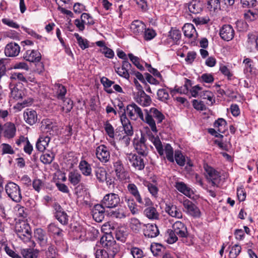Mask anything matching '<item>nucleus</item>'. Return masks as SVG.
I'll use <instances>...</instances> for the list:
<instances>
[{"label": "nucleus", "instance_id": "1", "mask_svg": "<svg viewBox=\"0 0 258 258\" xmlns=\"http://www.w3.org/2000/svg\"><path fill=\"white\" fill-rule=\"evenodd\" d=\"M100 242L102 246L108 250L98 249L95 251V258H114L115 254L119 252L120 248L113 237L110 234L103 236Z\"/></svg>", "mask_w": 258, "mask_h": 258}, {"label": "nucleus", "instance_id": "2", "mask_svg": "<svg viewBox=\"0 0 258 258\" xmlns=\"http://www.w3.org/2000/svg\"><path fill=\"white\" fill-rule=\"evenodd\" d=\"M149 140L153 143L160 156H164L165 152L167 159L170 162H174L173 149L169 144H166L164 149L159 137L150 135Z\"/></svg>", "mask_w": 258, "mask_h": 258}, {"label": "nucleus", "instance_id": "3", "mask_svg": "<svg viewBox=\"0 0 258 258\" xmlns=\"http://www.w3.org/2000/svg\"><path fill=\"white\" fill-rule=\"evenodd\" d=\"M145 112V122L150 127L151 130L154 133L157 132L155 121L153 118L157 120V123L162 122L165 118L164 115L156 108H151L149 110L144 109Z\"/></svg>", "mask_w": 258, "mask_h": 258}, {"label": "nucleus", "instance_id": "4", "mask_svg": "<svg viewBox=\"0 0 258 258\" xmlns=\"http://www.w3.org/2000/svg\"><path fill=\"white\" fill-rule=\"evenodd\" d=\"M15 231L18 237L24 242H29L32 238V231L29 224L25 221L17 223Z\"/></svg>", "mask_w": 258, "mask_h": 258}, {"label": "nucleus", "instance_id": "5", "mask_svg": "<svg viewBox=\"0 0 258 258\" xmlns=\"http://www.w3.org/2000/svg\"><path fill=\"white\" fill-rule=\"evenodd\" d=\"M8 196L14 202L19 203L21 201L22 196L20 186L13 182H9L5 187Z\"/></svg>", "mask_w": 258, "mask_h": 258}, {"label": "nucleus", "instance_id": "6", "mask_svg": "<svg viewBox=\"0 0 258 258\" xmlns=\"http://www.w3.org/2000/svg\"><path fill=\"white\" fill-rule=\"evenodd\" d=\"M9 87L11 90L10 97L16 100L22 99L27 95V90L21 83L10 84Z\"/></svg>", "mask_w": 258, "mask_h": 258}, {"label": "nucleus", "instance_id": "7", "mask_svg": "<svg viewBox=\"0 0 258 258\" xmlns=\"http://www.w3.org/2000/svg\"><path fill=\"white\" fill-rule=\"evenodd\" d=\"M120 202L118 195L115 193L106 194L101 201V204L105 208L113 209L118 206Z\"/></svg>", "mask_w": 258, "mask_h": 258}, {"label": "nucleus", "instance_id": "8", "mask_svg": "<svg viewBox=\"0 0 258 258\" xmlns=\"http://www.w3.org/2000/svg\"><path fill=\"white\" fill-rule=\"evenodd\" d=\"M126 112L131 119L136 120L140 118L145 122V116L144 117L143 112L136 103H133L128 105L126 107Z\"/></svg>", "mask_w": 258, "mask_h": 258}, {"label": "nucleus", "instance_id": "9", "mask_svg": "<svg viewBox=\"0 0 258 258\" xmlns=\"http://www.w3.org/2000/svg\"><path fill=\"white\" fill-rule=\"evenodd\" d=\"M126 159L128 160L132 166L138 170H143L145 168L144 158L136 154L130 153L126 155Z\"/></svg>", "mask_w": 258, "mask_h": 258}, {"label": "nucleus", "instance_id": "10", "mask_svg": "<svg viewBox=\"0 0 258 258\" xmlns=\"http://www.w3.org/2000/svg\"><path fill=\"white\" fill-rule=\"evenodd\" d=\"M204 168L207 179L211 181L212 185H216L220 180L221 175L219 172L208 164H205Z\"/></svg>", "mask_w": 258, "mask_h": 258}, {"label": "nucleus", "instance_id": "11", "mask_svg": "<svg viewBox=\"0 0 258 258\" xmlns=\"http://www.w3.org/2000/svg\"><path fill=\"white\" fill-rule=\"evenodd\" d=\"M96 158L102 163H106L109 161L110 155L108 148L104 145H101L95 149Z\"/></svg>", "mask_w": 258, "mask_h": 258}, {"label": "nucleus", "instance_id": "12", "mask_svg": "<svg viewBox=\"0 0 258 258\" xmlns=\"http://www.w3.org/2000/svg\"><path fill=\"white\" fill-rule=\"evenodd\" d=\"M184 211L188 215L194 217H199L201 212L198 207L191 201L186 199L182 203Z\"/></svg>", "mask_w": 258, "mask_h": 258}, {"label": "nucleus", "instance_id": "13", "mask_svg": "<svg viewBox=\"0 0 258 258\" xmlns=\"http://www.w3.org/2000/svg\"><path fill=\"white\" fill-rule=\"evenodd\" d=\"M132 69V64L127 59L122 61L121 67H115V72L120 77L128 80Z\"/></svg>", "mask_w": 258, "mask_h": 258}, {"label": "nucleus", "instance_id": "14", "mask_svg": "<svg viewBox=\"0 0 258 258\" xmlns=\"http://www.w3.org/2000/svg\"><path fill=\"white\" fill-rule=\"evenodd\" d=\"M134 99L137 103L143 107L149 106L152 103L151 97L144 91L138 92L135 95Z\"/></svg>", "mask_w": 258, "mask_h": 258}, {"label": "nucleus", "instance_id": "15", "mask_svg": "<svg viewBox=\"0 0 258 258\" xmlns=\"http://www.w3.org/2000/svg\"><path fill=\"white\" fill-rule=\"evenodd\" d=\"M105 207L101 204L95 205L92 210L93 219L97 222H101L104 218Z\"/></svg>", "mask_w": 258, "mask_h": 258}, {"label": "nucleus", "instance_id": "16", "mask_svg": "<svg viewBox=\"0 0 258 258\" xmlns=\"http://www.w3.org/2000/svg\"><path fill=\"white\" fill-rule=\"evenodd\" d=\"M234 30L230 25H224L220 29V36L221 38L225 40L229 41L232 40L234 36Z\"/></svg>", "mask_w": 258, "mask_h": 258}, {"label": "nucleus", "instance_id": "17", "mask_svg": "<svg viewBox=\"0 0 258 258\" xmlns=\"http://www.w3.org/2000/svg\"><path fill=\"white\" fill-rule=\"evenodd\" d=\"M172 230L180 238H186L188 233L185 225L180 221L175 222L172 225Z\"/></svg>", "mask_w": 258, "mask_h": 258}, {"label": "nucleus", "instance_id": "18", "mask_svg": "<svg viewBox=\"0 0 258 258\" xmlns=\"http://www.w3.org/2000/svg\"><path fill=\"white\" fill-rule=\"evenodd\" d=\"M146 141L145 138L141 136L140 140L134 143V147L138 153L144 157L146 156L148 153Z\"/></svg>", "mask_w": 258, "mask_h": 258}, {"label": "nucleus", "instance_id": "19", "mask_svg": "<svg viewBox=\"0 0 258 258\" xmlns=\"http://www.w3.org/2000/svg\"><path fill=\"white\" fill-rule=\"evenodd\" d=\"M23 58L29 62H39L41 59V53L36 50H28L23 54Z\"/></svg>", "mask_w": 258, "mask_h": 258}, {"label": "nucleus", "instance_id": "20", "mask_svg": "<svg viewBox=\"0 0 258 258\" xmlns=\"http://www.w3.org/2000/svg\"><path fill=\"white\" fill-rule=\"evenodd\" d=\"M20 51V46L15 42H10L7 44L5 48V54L8 57L17 56Z\"/></svg>", "mask_w": 258, "mask_h": 258}, {"label": "nucleus", "instance_id": "21", "mask_svg": "<svg viewBox=\"0 0 258 258\" xmlns=\"http://www.w3.org/2000/svg\"><path fill=\"white\" fill-rule=\"evenodd\" d=\"M25 122L30 125H33L38 120V114L36 111L31 109H27L23 113Z\"/></svg>", "mask_w": 258, "mask_h": 258}, {"label": "nucleus", "instance_id": "22", "mask_svg": "<svg viewBox=\"0 0 258 258\" xmlns=\"http://www.w3.org/2000/svg\"><path fill=\"white\" fill-rule=\"evenodd\" d=\"M115 174L117 178L120 180L126 178V173L121 161L117 159L113 163Z\"/></svg>", "mask_w": 258, "mask_h": 258}, {"label": "nucleus", "instance_id": "23", "mask_svg": "<svg viewBox=\"0 0 258 258\" xmlns=\"http://www.w3.org/2000/svg\"><path fill=\"white\" fill-rule=\"evenodd\" d=\"M143 229L144 234L146 237L149 238H154L159 234V229L156 224H147L144 225Z\"/></svg>", "mask_w": 258, "mask_h": 258}, {"label": "nucleus", "instance_id": "24", "mask_svg": "<svg viewBox=\"0 0 258 258\" xmlns=\"http://www.w3.org/2000/svg\"><path fill=\"white\" fill-rule=\"evenodd\" d=\"M78 168L81 172V174L85 176H92V169L91 165L86 160L82 158L80 161Z\"/></svg>", "mask_w": 258, "mask_h": 258}, {"label": "nucleus", "instance_id": "25", "mask_svg": "<svg viewBox=\"0 0 258 258\" xmlns=\"http://www.w3.org/2000/svg\"><path fill=\"white\" fill-rule=\"evenodd\" d=\"M131 30L135 35H141L143 34L146 29L145 24L139 20L134 21L131 25Z\"/></svg>", "mask_w": 258, "mask_h": 258}, {"label": "nucleus", "instance_id": "26", "mask_svg": "<svg viewBox=\"0 0 258 258\" xmlns=\"http://www.w3.org/2000/svg\"><path fill=\"white\" fill-rule=\"evenodd\" d=\"M34 237L40 245L44 246L46 245L48 237L46 232L41 228H37L34 231Z\"/></svg>", "mask_w": 258, "mask_h": 258}, {"label": "nucleus", "instance_id": "27", "mask_svg": "<svg viewBox=\"0 0 258 258\" xmlns=\"http://www.w3.org/2000/svg\"><path fill=\"white\" fill-rule=\"evenodd\" d=\"M204 7V3L200 0H192L188 6L189 12L197 14L201 13Z\"/></svg>", "mask_w": 258, "mask_h": 258}, {"label": "nucleus", "instance_id": "28", "mask_svg": "<svg viewBox=\"0 0 258 258\" xmlns=\"http://www.w3.org/2000/svg\"><path fill=\"white\" fill-rule=\"evenodd\" d=\"M66 87L61 84L56 83L54 85V96L58 100H64L67 94Z\"/></svg>", "mask_w": 258, "mask_h": 258}, {"label": "nucleus", "instance_id": "29", "mask_svg": "<svg viewBox=\"0 0 258 258\" xmlns=\"http://www.w3.org/2000/svg\"><path fill=\"white\" fill-rule=\"evenodd\" d=\"M41 130L43 132H49L50 135H53L54 130H57V126L49 119H43L41 122Z\"/></svg>", "mask_w": 258, "mask_h": 258}, {"label": "nucleus", "instance_id": "30", "mask_svg": "<svg viewBox=\"0 0 258 258\" xmlns=\"http://www.w3.org/2000/svg\"><path fill=\"white\" fill-rule=\"evenodd\" d=\"M108 214L112 218L123 219L127 216V211L125 207L120 206L117 209L110 211Z\"/></svg>", "mask_w": 258, "mask_h": 258}, {"label": "nucleus", "instance_id": "31", "mask_svg": "<svg viewBox=\"0 0 258 258\" xmlns=\"http://www.w3.org/2000/svg\"><path fill=\"white\" fill-rule=\"evenodd\" d=\"M82 178V174L77 170H73L69 173L68 180L74 186L80 183Z\"/></svg>", "mask_w": 258, "mask_h": 258}, {"label": "nucleus", "instance_id": "32", "mask_svg": "<svg viewBox=\"0 0 258 258\" xmlns=\"http://www.w3.org/2000/svg\"><path fill=\"white\" fill-rule=\"evenodd\" d=\"M174 186L179 192L187 197H190L194 194L192 190L182 181L175 182Z\"/></svg>", "mask_w": 258, "mask_h": 258}, {"label": "nucleus", "instance_id": "33", "mask_svg": "<svg viewBox=\"0 0 258 258\" xmlns=\"http://www.w3.org/2000/svg\"><path fill=\"white\" fill-rule=\"evenodd\" d=\"M120 120L126 135L132 136L134 133L133 127L125 114H122L120 116Z\"/></svg>", "mask_w": 258, "mask_h": 258}, {"label": "nucleus", "instance_id": "34", "mask_svg": "<svg viewBox=\"0 0 258 258\" xmlns=\"http://www.w3.org/2000/svg\"><path fill=\"white\" fill-rule=\"evenodd\" d=\"M246 46L251 51L254 49L258 51V35L249 34L248 35Z\"/></svg>", "mask_w": 258, "mask_h": 258}, {"label": "nucleus", "instance_id": "35", "mask_svg": "<svg viewBox=\"0 0 258 258\" xmlns=\"http://www.w3.org/2000/svg\"><path fill=\"white\" fill-rule=\"evenodd\" d=\"M165 211L170 216L172 217L177 218L178 219H180L182 217V212L177 209L175 205H166Z\"/></svg>", "mask_w": 258, "mask_h": 258}, {"label": "nucleus", "instance_id": "36", "mask_svg": "<svg viewBox=\"0 0 258 258\" xmlns=\"http://www.w3.org/2000/svg\"><path fill=\"white\" fill-rule=\"evenodd\" d=\"M50 141V138L47 136L45 137L40 136L36 143V148L38 151L43 152L48 146Z\"/></svg>", "mask_w": 258, "mask_h": 258}, {"label": "nucleus", "instance_id": "37", "mask_svg": "<svg viewBox=\"0 0 258 258\" xmlns=\"http://www.w3.org/2000/svg\"><path fill=\"white\" fill-rule=\"evenodd\" d=\"M182 30L184 35L188 38L195 37L197 35V33L193 24L186 23L182 27Z\"/></svg>", "mask_w": 258, "mask_h": 258}, {"label": "nucleus", "instance_id": "38", "mask_svg": "<svg viewBox=\"0 0 258 258\" xmlns=\"http://www.w3.org/2000/svg\"><path fill=\"white\" fill-rule=\"evenodd\" d=\"M144 214L150 220H158L159 219L160 215L156 209L153 207L146 208L144 211Z\"/></svg>", "mask_w": 258, "mask_h": 258}, {"label": "nucleus", "instance_id": "39", "mask_svg": "<svg viewBox=\"0 0 258 258\" xmlns=\"http://www.w3.org/2000/svg\"><path fill=\"white\" fill-rule=\"evenodd\" d=\"M127 189L130 194L135 198L138 203H142L141 196L137 186L135 184L129 183L127 186Z\"/></svg>", "mask_w": 258, "mask_h": 258}, {"label": "nucleus", "instance_id": "40", "mask_svg": "<svg viewBox=\"0 0 258 258\" xmlns=\"http://www.w3.org/2000/svg\"><path fill=\"white\" fill-rule=\"evenodd\" d=\"M214 127L217 128V131L220 133L224 134L227 130V122L222 118H218L214 124Z\"/></svg>", "mask_w": 258, "mask_h": 258}, {"label": "nucleus", "instance_id": "41", "mask_svg": "<svg viewBox=\"0 0 258 258\" xmlns=\"http://www.w3.org/2000/svg\"><path fill=\"white\" fill-rule=\"evenodd\" d=\"M95 173L96 178L99 182L103 183L105 180H106L107 173L104 167L97 168L95 171Z\"/></svg>", "mask_w": 258, "mask_h": 258}, {"label": "nucleus", "instance_id": "42", "mask_svg": "<svg viewBox=\"0 0 258 258\" xmlns=\"http://www.w3.org/2000/svg\"><path fill=\"white\" fill-rule=\"evenodd\" d=\"M145 224L142 223L138 219L132 218L130 221V227L132 230L136 233H139Z\"/></svg>", "mask_w": 258, "mask_h": 258}, {"label": "nucleus", "instance_id": "43", "mask_svg": "<svg viewBox=\"0 0 258 258\" xmlns=\"http://www.w3.org/2000/svg\"><path fill=\"white\" fill-rule=\"evenodd\" d=\"M186 158L180 151H175L174 160L180 166H183L185 164Z\"/></svg>", "mask_w": 258, "mask_h": 258}, {"label": "nucleus", "instance_id": "44", "mask_svg": "<svg viewBox=\"0 0 258 258\" xmlns=\"http://www.w3.org/2000/svg\"><path fill=\"white\" fill-rule=\"evenodd\" d=\"M181 38V33L177 29H171L169 32L168 39L172 40V43H176Z\"/></svg>", "mask_w": 258, "mask_h": 258}, {"label": "nucleus", "instance_id": "45", "mask_svg": "<svg viewBox=\"0 0 258 258\" xmlns=\"http://www.w3.org/2000/svg\"><path fill=\"white\" fill-rule=\"evenodd\" d=\"M24 258H37L38 251L31 249H24L21 251Z\"/></svg>", "mask_w": 258, "mask_h": 258}, {"label": "nucleus", "instance_id": "46", "mask_svg": "<svg viewBox=\"0 0 258 258\" xmlns=\"http://www.w3.org/2000/svg\"><path fill=\"white\" fill-rule=\"evenodd\" d=\"M127 236L126 231L124 228H118L115 232V237L117 240L124 242Z\"/></svg>", "mask_w": 258, "mask_h": 258}, {"label": "nucleus", "instance_id": "47", "mask_svg": "<svg viewBox=\"0 0 258 258\" xmlns=\"http://www.w3.org/2000/svg\"><path fill=\"white\" fill-rule=\"evenodd\" d=\"M54 155L53 153H46L40 156L41 161L45 164H50L53 160Z\"/></svg>", "mask_w": 258, "mask_h": 258}, {"label": "nucleus", "instance_id": "48", "mask_svg": "<svg viewBox=\"0 0 258 258\" xmlns=\"http://www.w3.org/2000/svg\"><path fill=\"white\" fill-rule=\"evenodd\" d=\"M74 36L77 39V42L81 49L84 50L89 47V45L87 39L83 38L82 37L80 36L78 33H75Z\"/></svg>", "mask_w": 258, "mask_h": 258}, {"label": "nucleus", "instance_id": "49", "mask_svg": "<svg viewBox=\"0 0 258 258\" xmlns=\"http://www.w3.org/2000/svg\"><path fill=\"white\" fill-rule=\"evenodd\" d=\"M177 235L173 230L168 229L166 235V241L169 244H173L178 240Z\"/></svg>", "mask_w": 258, "mask_h": 258}, {"label": "nucleus", "instance_id": "50", "mask_svg": "<svg viewBox=\"0 0 258 258\" xmlns=\"http://www.w3.org/2000/svg\"><path fill=\"white\" fill-rule=\"evenodd\" d=\"M48 231L52 233L54 235H56L58 236H60L62 235V230L57 227L54 223L50 224L47 227Z\"/></svg>", "mask_w": 258, "mask_h": 258}, {"label": "nucleus", "instance_id": "51", "mask_svg": "<svg viewBox=\"0 0 258 258\" xmlns=\"http://www.w3.org/2000/svg\"><path fill=\"white\" fill-rule=\"evenodd\" d=\"M125 202L126 203L131 213L133 214H136L138 211V209L137 208V205L134 200L133 198H127L125 197Z\"/></svg>", "mask_w": 258, "mask_h": 258}, {"label": "nucleus", "instance_id": "52", "mask_svg": "<svg viewBox=\"0 0 258 258\" xmlns=\"http://www.w3.org/2000/svg\"><path fill=\"white\" fill-rule=\"evenodd\" d=\"M63 102L62 110L66 113L71 111L73 107V102L69 98H66L62 100Z\"/></svg>", "mask_w": 258, "mask_h": 258}, {"label": "nucleus", "instance_id": "53", "mask_svg": "<svg viewBox=\"0 0 258 258\" xmlns=\"http://www.w3.org/2000/svg\"><path fill=\"white\" fill-rule=\"evenodd\" d=\"M157 95L158 99L162 101L165 102L169 97L168 92L165 89H159L157 91Z\"/></svg>", "mask_w": 258, "mask_h": 258}, {"label": "nucleus", "instance_id": "54", "mask_svg": "<svg viewBox=\"0 0 258 258\" xmlns=\"http://www.w3.org/2000/svg\"><path fill=\"white\" fill-rule=\"evenodd\" d=\"M130 253L134 258H143L144 256L143 251L139 247H132Z\"/></svg>", "mask_w": 258, "mask_h": 258}, {"label": "nucleus", "instance_id": "55", "mask_svg": "<svg viewBox=\"0 0 258 258\" xmlns=\"http://www.w3.org/2000/svg\"><path fill=\"white\" fill-rule=\"evenodd\" d=\"M54 216L61 224L63 225L68 224L69 217L65 212L55 215Z\"/></svg>", "mask_w": 258, "mask_h": 258}, {"label": "nucleus", "instance_id": "56", "mask_svg": "<svg viewBox=\"0 0 258 258\" xmlns=\"http://www.w3.org/2000/svg\"><path fill=\"white\" fill-rule=\"evenodd\" d=\"M128 57L132 63L140 70L143 71L144 67L140 63V58L136 56H134L132 53L128 54Z\"/></svg>", "mask_w": 258, "mask_h": 258}, {"label": "nucleus", "instance_id": "57", "mask_svg": "<svg viewBox=\"0 0 258 258\" xmlns=\"http://www.w3.org/2000/svg\"><path fill=\"white\" fill-rule=\"evenodd\" d=\"M200 97L204 99L208 100L211 104H213V102L215 101L214 99V95L213 93L210 91H203L200 92Z\"/></svg>", "mask_w": 258, "mask_h": 258}, {"label": "nucleus", "instance_id": "58", "mask_svg": "<svg viewBox=\"0 0 258 258\" xmlns=\"http://www.w3.org/2000/svg\"><path fill=\"white\" fill-rule=\"evenodd\" d=\"M219 71L223 75L226 77L228 80L231 79L233 74L227 66L223 64L220 65Z\"/></svg>", "mask_w": 258, "mask_h": 258}, {"label": "nucleus", "instance_id": "59", "mask_svg": "<svg viewBox=\"0 0 258 258\" xmlns=\"http://www.w3.org/2000/svg\"><path fill=\"white\" fill-rule=\"evenodd\" d=\"M3 23L10 27L18 29L20 27L19 25L16 22L9 18H3L2 19Z\"/></svg>", "mask_w": 258, "mask_h": 258}, {"label": "nucleus", "instance_id": "60", "mask_svg": "<svg viewBox=\"0 0 258 258\" xmlns=\"http://www.w3.org/2000/svg\"><path fill=\"white\" fill-rule=\"evenodd\" d=\"M143 34H144V38L146 40H150L156 35V33L153 29L149 28L145 29Z\"/></svg>", "mask_w": 258, "mask_h": 258}, {"label": "nucleus", "instance_id": "61", "mask_svg": "<svg viewBox=\"0 0 258 258\" xmlns=\"http://www.w3.org/2000/svg\"><path fill=\"white\" fill-rule=\"evenodd\" d=\"M146 186L147 187L149 191L153 197L154 198L157 197L159 189L156 185L151 183H148Z\"/></svg>", "mask_w": 258, "mask_h": 258}, {"label": "nucleus", "instance_id": "62", "mask_svg": "<svg viewBox=\"0 0 258 258\" xmlns=\"http://www.w3.org/2000/svg\"><path fill=\"white\" fill-rule=\"evenodd\" d=\"M163 249L162 245L158 243H154L151 245V250L155 256L159 255Z\"/></svg>", "mask_w": 258, "mask_h": 258}, {"label": "nucleus", "instance_id": "63", "mask_svg": "<svg viewBox=\"0 0 258 258\" xmlns=\"http://www.w3.org/2000/svg\"><path fill=\"white\" fill-rule=\"evenodd\" d=\"M104 129L108 136L111 138H114V132L112 125L108 122L106 121L104 124Z\"/></svg>", "mask_w": 258, "mask_h": 258}, {"label": "nucleus", "instance_id": "64", "mask_svg": "<svg viewBox=\"0 0 258 258\" xmlns=\"http://www.w3.org/2000/svg\"><path fill=\"white\" fill-rule=\"evenodd\" d=\"M81 19L85 24L89 25L94 24L93 18L89 14L83 13L81 16Z\"/></svg>", "mask_w": 258, "mask_h": 258}]
</instances>
